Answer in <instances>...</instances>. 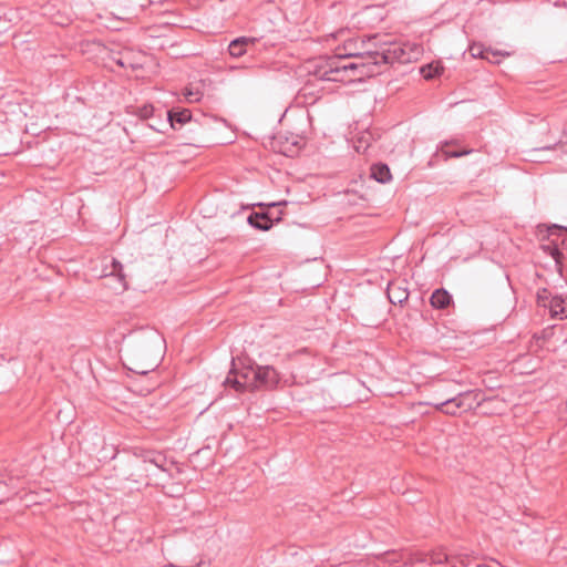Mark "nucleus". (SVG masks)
Masks as SVG:
<instances>
[{"label": "nucleus", "mask_w": 567, "mask_h": 567, "mask_svg": "<svg viewBox=\"0 0 567 567\" xmlns=\"http://www.w3.org/2000/svg\"><path fill=\"white\" fill-rule=\"evenodd\" d=\"M378 62L373 55H363L361 60H347L344 56H333L323 64L318 65L313 75L322 81L340 82L344 84L361 82L365 78L380 74Z\"/></svg>", "instance_id": "1"}, {"label": "nucleus", "mask_w": 567, "mask_h": 567, "mask_svg": "<svg viewBox=\"0 0 567 567\" xmlns=\"http://www.w3.org/2000/svg\"><path fill=\"white\" fill-rule=\"evenodd\" d=\"M378 35L369 37L367 40L361 38L349 39L342 47L337 48L334 56H344L347 60L359 61L363 55H374V49L378 47Z\"/></svg>", "instance_id": "2"}, {"label": "nucleus", "mask_w": 567, "mask_h": 567, "mask_svg": "<svg viewBox=\"0 0 567 567\" xmlns=\"http://www.w3.org/2000/svg\"><path fill=\"white\" fill-rule=\"evenodd\" d=\"M373 59L378 62V69L388 64L410 62L411 55L406 52V47L398 42L378 43L374 49Z\"/></svg>", "instance_id": "3"}, {"label": "nucleus", "mask_w": 567, "mask_h": 567, "mask_svg": "<svg viewBox=\"0 0 567 567\" xmlns=\"http://www.w3.org/2000/svg\"><path fill=\"white\" fill-rule=\"evenodd\" d=\"M256 363L243 367L240 370H236L235 368H233L229 371L224 384L233 388L236 392H254L256 391Z\"/></svg>", "instance_id": "4"}, {"label": "nucleus", "mask_w": 567, "mask_h": 567, "mask_svg": "<svg viewBox=\"0 0 567 567\" xmlns=\"http://www.w3.org/2000/svg\"><path fill=\"white\" fill-rule=\"evenodd\" d=\"M192 463H151L155 472H159L163 477L174 478L178 482L193 480L196 467H190Z\"/></svg>", "instance_id": "5"}, {"label": "nucleus", "mask_w": 567, "mask_h": 567, "mask_svg": "<svg viewBox=\"0 0 567 567\" xmlns=\"http://www.w3.org/2000/svg\"><path fill=\"white\" fill-rule=\"evenodd\" d=\"M281 380L280 373L272 365L257 364L255 382L256 391L274 390Z\"/></svg>", "instance_id": "6"}, {"label": "nucleus", "mask_w": 567, "mask_h": 567, "mask_svg": "<svg viewBox=\"0 0 567 567\" xmlns=\"http://www.w3.org/2000/svg\"><path fill=\"white\" fill-rule=\"evenodd\" d=\"M166 116L171 127L174 130H176V124L184 125L192 121V112L188 109H171L166 111Z\"/></svg>", "instance_id": "7"}, {"label": "nucleus", "mask_w": 567, "mask_h": 567, "mask_svg": "<svg viewBox=\"0 0 567 567\" xmlns=\"http://www.w3.org/2000/svg\"><path fill=\"white\" fill-rule=\"evenodd\" d=\"M547 308L549 309L551 318H567V298L560 295L553 296Z\"/></svg>", "instance_id": "8"}, {"label": "nucleus", "mask_w": 567, "mask_h": 567, "mask_svg": "<svg viewBox=\"0 0 567 567\" xmlns=\"http://www.w3.org/2000/svg\"><path fill=\"white\" fill-rule=\"evenodd\" d=\"M248 224L258 230H269L274 221L270 218L268 213L264 212H254L247 218Z\"/></svg>", "instance_id": "9"}, {"label": "nucleus", "mask_w": 567, "mask_h": 567, "mask_svg": "<svg viewBox=\"0 0 567 567\" xmlns=\"http://www.w3.org/2000/svg\"><path fill=\"white\" fill-rule=\"evenodd\" d=\"M386 295L389 301L393 305H403L409 299V290L406 287L390 282L388 286Z\"/></svg>", "instance_id": "10"}, {"label": "nucleus", "mask_w": 567, "mask_h": 567, "mask_svg": "<svg viewBox=\"0 0 567 567\" xmlns=\"http://www.w3.org/2000/svg\"><path fill=\"white\" fill-rule=\"evenodd\" d=\"M452 302L453 298L451 293L444 288L435 289L430 297V303L434 309L444 310Z\"/></svg>", "instance_id": "11"}, {"label": "nucleus", "mask_w": 567, "mask_h": 567, "mask_svg": "<svg viewBox=\"0 0 567 567\" xmlns=\"http://www.w3.org/2000/svg\"><path fill=\"white\" fill-rule=\"evenodd\" d=\"M255 39L240 37L230 41L228 52L233 58H240L247 52V47L254 44Z\"/></svg>", "instance_id": "12"}, {"label": "nucleus", "mask_w": 567, "mask_h": 567, "mask_svg": "<svg viewBox=\"0 0 567 567\" xmlns=\"http://www.w3.org/2000/svg\"><path fill=\"white\" fill-rule=\"evenodd\" d=\"M371 177L381 184H385L391 181L392 175L386 164L377 163L371 166Z\"/></svg>", "instance_id": "13"}, {"label": "nucleus", "mask_w": 567, "mask_h": 567, "mask_svg": "<svg viewBox=\"0 0 567 567\" xmlns=\"http://www.w3.org/2000/svg\"><path fill=\"white\" fill-rule=\"evenodd\" d=\"M444 68L440 63H429L420 69L422 76L425 80H432L440 76Z\"/></svg>", "instance_id": "14"}, {"label": "nucleus", "mask_w": 567, "mask_h": 567, "mask_svg": "<svg viewBox=\"0 0 567 567\" xmlns=\"http://www.w3.org/2000/svg\"><path fill=\"white\" fill-rule=\"evenodd\" d=\"M457 395H452L447 398L449 409H455V415H457L458 411H470L474 409V402H464Z\"/></svg>", "instance_id": "15"}, {"label": "nucleus", "mask_w": 567, "mask_h": 567, "mask_svg": "<svg viewBox=\"0 0 567 567\" xmlns=\"http://www.w3.org/2000/svg\"><path fill=\"white\" fill-rule=\"evenodd\" d=\"M470 53L473 58H481L489 60V54H493L496 56L498 54V51H493L491 49H484L481 44H472L470 47Z\"/></svg>", "instance_id": "16"}, {"label": "nucleus", "mask_w": 567, "mask_h": 567, "mask_svg": "<svg viewBox=\"0 0 567 567\" xmlns=\"http://www.w3.org/2000/svg\"><path fill=\"white\" fill-rule=\"evenodd\" d=\"M452 143L450 142H445L442 146H441V152L443 153V155L445 156V158H457V157H462L464 155H467L472 152V150H461V151H456V150H450L449 147L451 146Z\"/></svg>", "instance_id": "17"}, {"label": "nucleus", "mask_w": 567, "mask_h": 567, "mask_svg": "<svg viewBox=\"0 0 567 567\" xmlns=\"http://www.w3.org/2000/svg\"><path fill=\"white\" fill-rule=\"evenodd\" d=\"M544 249L546 251H548V254L553 257V259L555 260V264L558 268L559 274H561L563 259H564V254L561 252V250L557 246H553V247L547 246V247H544Z\"/></svg>", "instance_id": "18"}, {"label": "nucleus", "mask_w": 567, "mask_h": 567, "mask_svg": "<svg viewBox=\"0 0 567 567\" xmlns=\"http://www.w3.org/2000/svg\"><path fill=\"white\" fill-rule=\"evenodd\" d=\"M427 405L434 406V409L443 414L455 416V409H449L447 398L442 401L426 402Z\"/></svg>", "instance_id": "19"}, {"label": "nucleus", "mask_w": 567, "mask_h": 567, "mask_svg": "<svg viewBox=\"0 0 567 567\" xmlns=\"http://www.w3.org/2000/svg\"><path fill=\"white\" fill-rule=\"evenodd\" d=\"M551 297L547 288H539L536 293L537 306L547 308Z\"/></svg>", "instance_id": "20"}, {"label": "nucleus", "mask_w": 567, "mask_h": 567, "mask_svg": "<svg viewBox=\"0 0 567 567\" xmlns=\"http://www.w3.org/2000/svg\"><path fill=\"white\" fill-rule=\"evenodd\" d=\"M458 398H462L464 402H474V408L481 404L478 400L480 392L475 391H465L456 394Z\"/></svg>", "instance_id": "21"}, {"label": "nucleus", "mask_w": 567, "mask_h": 567, "mask_svg": "<svg viewBox=\"0 0 567 567\" xmlns=\"http://www.w3.org/2000/svg\"><path fill=\"white\" fill-rule=\"evenodd\" d=\"M112 272L111 275H117L121 279V281H123L122 286H123V289H126V282L124 281V275L122 274V270H123V266L120 261L117 260H113V264H112Z\"/></svg>", "instance_id": "22"}, {"label": "nucleus", "mask_w": 567, "mask_h": 567, "mask_svg": "<svg viewBox=\"0 0 567 567\" xmlns=\"http://www.w3.org/2000/svg\"><path fill=\"white\" fill-rule=\"evenodd\" d=\"M299 151V142L295 141L291 143L290 146H285L280 150V152L282 154H285L286 156H293L295 154H297Z\"/></svg>", "instance_id": "23"}, {"label": "nucleus", "mask_w": 567, "mask_h": 567, "mask_svg": "<svg viewBox=\"0 0 567 567\" xmlns=\"http://www.w3.org/2000/svg\"><path fill=\"white\" fill-rule=\"evenodd\" d=\"M154 111H155V109L153 105H144L143 107L140 109V116L142 118H150L153 116Z\"/></svg>", "instance_id": "24"}, {"label": "nucleus", "mask_w": 567, "mask_h": 567, "mask_svg": "<svg viewBox=\"0 0 567 567\" xmlns=\"http://www.w3.org/2000/svg\"><path fill=\"white\" fill-rule=\"evenodd\" d=\"M185 96L188 102H198L202 97V94L199 92H193L190 90H187Z\"/></svg>", "instance_id": "25"}, {"label": "nucleus", "mask_w": 567, "mask_h": 567, "mask_svg": "<svg viewBox=\"0 0 567 567\" xmlns=\"http://www.w3.org/2000/svg\"><path fill=\"white\" fill-rule=\"evenodd\" d=\"M548 230H549V234H551V235L555 234L556 230L567 234V227L566 226H560V225H557V224H553L551 226H549Z\"/></svg>", "instance_id": "26"}, {"label": "nucleus", "mask_w": 567, "mask_h": 567, "mask_svg": "<svg viewBox=\"0 0 567 567\" xmlns=\"http://www.w3.org/2000/svg\"><path fill=\"white\" fill-rule=\"evenodd\" d=\"M369 147V144L365 142L364 137L359 141V145L355 146L357 152H365Z\"/></svg>", "instance_id": "27"}, {"label": "nucleus", "mask_w": 567, "mask_h": 567, "mask_svg": "<svg viewBox=\"0 0 567 567\" xmlns=\"http://www.w3.org/2000/svg\"><path fill=\"white\" fill-rule=\"evenodd\" d=\"M502 55L501 52H498V54L496 56H494L493 54H489V62L492 63H499V59L498 56ZM505 55H508V53H506Z\"/></svg>", "instance_id": "28"}, {"label": "nucleus", "mask_w": 567, "mask_h": 567, "mask_svg": "<svg viewBox=\"0 0 567 567\" xmlns=\"http://www.w3.org/2000/svg\"><path fill=\"white\" fill-rule=\"evenodd\" d=\"M9 481H10V484H12V477H10ZM0 483L9 485V483L3 478V475H0Z\"/></svg>", "instance_id": "29"}, {"label": "nucleus", "mask_w": 567, "mask_h": 567, "mask_svg": "<svg viewBox=\"0 0 567 567\" xmlns=\"http://www.w3.org/2000/svg\"><path fill=\"white\" fill-rule=\"evenodd\" d=\"M476 567H491V566H488L486 564H481V565H477Z\"/></svg>", "instance_id": "30"}]
</instances>
